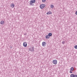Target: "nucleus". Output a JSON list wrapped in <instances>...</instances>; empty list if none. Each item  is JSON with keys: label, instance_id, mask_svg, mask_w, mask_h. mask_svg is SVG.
<instances>
[{"label": "nucleus", "instance_id": "7ed1b4c3", "mask_svg": "<svg viewBox=\"0 0 77 77\" xmlns=\"http://www.w3.org/2000/svg\"><path fill=\"white\" fill-rule=\"evenodd\" d=\"M40 8L41 9H44L45 8V4H42L40 5Z\"/></svg>", "mask_w": 77, "mask_h": 77}, {"label": "nucleus", "instance_id": "423d86ee", "mask_svg": "<svg viewBox=\"0 0 77 77\" xmlns=\"http://www.w3.org/2000/svg\"><path fill=\"white\" fill-rule=\"evenodd\" d=\"M23 46L25 47H27V43L26 42H24L23 44Z\"/></svg>", "mask_w": 77, "mask_h": 77}, {"label": "nucleus", "instance_id": "0eeeda50", "mask_svg": "<svg viewBox=\"0 0 77 77\" xmlns=\"http://www.w3.org/2000/svg\"><path fill=\"white\" fill-rule=\"evenodd\" d=\"M45 38H46V39H48L50 38V37L48 35H47L46 36Z\"/></svg>", "mask_w": 77, "mask_h": 77}, {"label": "nucleus", "instance_id": "9b49d317", "mask_svg": "<svg viewBox=\"0 0 77 77\" xmlns=\"http://www.w3.org/2000/svg\"><path fill=\"white\" fill-rule=\"evenodd\" d=\"M48 36L50 37V36H52V33H49L48 34Z\"/></svg>", "mask_w": 77, "mask_h": 77}, {"label": "nucleus", "instance_id": "aec40b11", "mask_svg": "<svg viewBox=\"0 0 77 77\" xmlns=\"http://www.w3.org/2000/svg\"><path fill=\"white\" fill-rule=\"evenodd\" d=\"M75 14L77 15V11L75 12Z\"/></svg>", "mask_w": 77, "mask_h": 77}, {"label": "nucleus", "instance_id": "9d476101", "mask_svg": "<svg viewBox=\"0 0 77 77\" xmlns=\"http://www.w3.org/2000/svg\"><path fill=\"white\" fill-rule=\"evenodd\" d=\"M14 6H15V5L14 4H11V7L12 8H14Z\"/></svg>", "mask_w": 77, "mask_h": 77}, {"label": "nucleus", "instance_id": "f03ea898", "mask_svg": "<svg viewBox=\"0 0 77 77\" xmlns=\"http://www.w3.org/2000/svg\"><path fill=\"white\" fill-rule=\"evenodd\" d=\"M29 50L32 52H33L34 51V47H32L31 48H29Z\"/></svg>", "mask_w": 77, "mask_h": 77}, {"label": "nucleus", "instance_id": "f8f14e48", "mask_svg": "<svg viewBox=\"0 0 77 77\" xmlns=\"http://www.w3.org/2000/svg\"><path fill=\"white\" fill-rule=\"evenodd\" d=\"M74 74H72L70 75V77H74Z\"/></svg>", "mask_w": 77, "mask_h": 77}, {"label": "nucleus", "instance_id": "20e7f679", "mask_svg": "<svg viewBox=\"0 0 77 77\" xmlns=\"http://www.w3.org/2000/svg\"><path fill=\"white\" fill-rule=\"evenodd\" d=\"M57 61L56 60H53V63H54V64L55 65H56L57 64Z\"/></svg>", "mask_w": 77, "mask_h": 77}, {"label": "nucleus", "instance_id": "f257e3e1", "mask_svg": "<svg viewBox=\"0 0 77 77\" xmlns=\"http://www.w3.org/2000/svg\"><path fill=\"white\" fill-rule=\"evenodd\" d=\"M36 1L35 0H31L29 1V5L31 6H34V4L33 3H35Z\"/></svg>", "mask_w": 77, "mask_h": 77}, {"label": "nucleus", "instance_id": "dca6fc26", "mask_svg": "<svg viewBox=\"0 0 77 77\" xmlns=\"http://www.w3.org/2000/svg\"><path fill=\"white\" fill-rule=\"evenodd\" d=\"M46 0H42V2H43V3L45 2H46Z\"/></svg>", "mask_w": 77, "mask_h": 77}, {"label": "nucleus", "instance_id": "ddd939ff", "mask_svg": "<svg viewBox=\"0 0 77 77\" xmlns=\"http://www.w3.org/2000/svg\"><path fill=\"white\" fill-rule=\"evenodd\" d=\"M70 70H71V71H73L74 70V68L71 67L70 68Z\"/></svg>", "mask_w": 77, "mask_h": 77}, {"label": "nucleus", "instance_id": "2eb2a0df", "mask_svg": "<svg viewBox=\"0 0 77 77\" xmlns=\"http://www.w3.org/2000/svg\"><path fill=\"white\" fill-rule=\"evenodd\" d=\"M51 8H54V6H53V5H51Z\"/></svg>", "mask_w": 77, "mask_h": 77}, {"label": "nucleus", "instance_id": "6ab92c4d", "mask_svg": "<svg viewBox=\"0 0 77 77\" xmlns=\"http://www.w3.org/2000/svg\"><path fill=\"white\" fill-rule=\"evenodd\" d=\"M74 77H77V75H75Z\"/></svg>", "mask_w": 77, "mask_h": 77}, {"label": "nucleus", "instance_id": "a211bd4d", "mask_svg": "<svg viewBox=\"0 0 77 77\" xmlns=\"http://www.w3.org/2000/svg\"><path fill=\"white\" fill-rule=\"evenodd\" d=\"M70 73H72V71L70 70L69 72Z\"/></svg>", "mask_w": 77, "mask_h": 77}, {"label": "nucleus", "instance_id": "f3484780", "mask_svg": "<svg viewBox=\"0 0 77 77\" xmlns=\"http://www.w3.org/2000/svg\"><path fill=\"white\" fill-rule=\"evenodd\" d=\"M65 41H63L62 42V44H65Z\"/></svg>", "mask_w": 77, "mask_h": 77}, {"label": "nucleus", "instance_id": "1a4fd4ad", "mask_svg": "<svg viewBox=\"0 0 77 77\" xmlns=\"http://www.w3.org/2000/svg\"><path fill=\"white\" fill-rule=\"evenodd\" d=\"M4 23H5V21L3 20H2L0 22V24H3Z\"/></svg>", "mask_w": 77, "mask_h": 77}, {"label": "nucleus", "instance_id": "6e6552de", "mask_svg": "<svg viewBox=\"0 0 77 77\" xmlns=\"http://www.w3.org/2000/svg\"><path fill=\"white\" fill-rule=\"evenodd\" d=\"M52 12L50 11H49L47 13V15H49V14H51Z\"/></svg>", "mask_w": 77, "mask_h": 77}, {"label": "nucleus", "instance_id": "4468645a", "mask_svg": "<svg viewBox=\"0 0 77 77\" xmlns=\"http://www.w3.org/2000/svg\"><path fill=\"white\" fill-rule=\"evenodd\" d=\"M74 48L75 49H77V45L75 46Z\"/></svg>", "mask_w": 77, "mask_h": 77}, {"label": "nucleus", "instance_id": "39448f33", "mask_svg": "<svg viewBox=\"0 0 77 77\" xmlns=\"http://www.w3.org/2000/svg\"><path fill=\"white\" fill-rule=\"evenodd\" d=\"M46 42H43L42 43V46H43V47H45L46 45Z\"/></svg>", "mask_w": 77, "mask_h": 77}]
</instances>
